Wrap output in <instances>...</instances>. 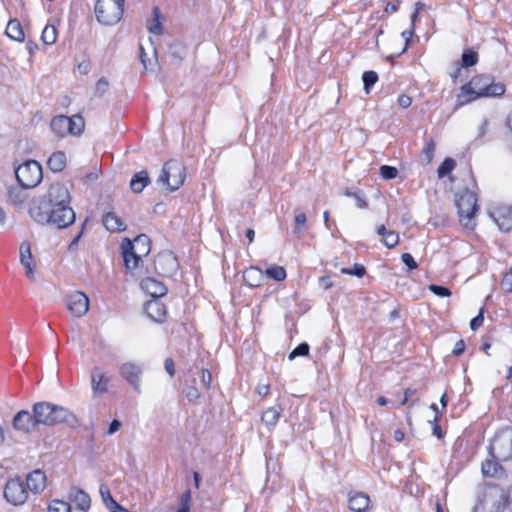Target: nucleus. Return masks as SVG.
<instances>
[{"label": "nucleus", "instance_id": "obj_1", "mask_svg": "<svg viewBox=\"0 0 512 512\" xmlns=\"http://www.w3.org/2000/svg\"><path fill=\"white\" fill-rule=\"evenodd\" d=\"M70 202L68 188L64 184L55 183L49 187L46 195L33 203L29 214L39 224H50L63 229L73 224L76 219Z\"/></svg>", "mask_w": 512, "mask_h": 512}, {"label": "nucleus", "instance_id": "obj_2", "mask_svg": "<svg viewBox=\"0 0 512 512\" xmlns=\"http://www.w3.org/2000/svg\"><path fill=\"white\" fill-rule=\"evenodd\" d=\"M75 421V415L67 408L42 401L35 403L32 411L17 412L12 426L19 433L30 434L38 431L40 426H54L58 423L73 424Z\"/></svg>", "mask_w": 512, "mask_h": 512}, {"label": "nucleus", "instance_id": "obj_3", "mask_svg": "<svg viewBox=\"0 0 512 512\" xmlns=\"http://www.w3.org/2000/svg\"><path fill=\"white\" fill-rule=\"evenodd\" d=\"M505 86L495 83L489 75H477L464 84L457 96L458 105L468 104L481 97H493L504 94Z\"/></svg>", "mask_w": 512, "mask_h": 512}, {"label": "nucleus", "instance_id": "obj_4", "mask_svg": "<svg viewBox=\"0 0 512 512\" xmlns=\"http://www.w3.org/2000/svg\"><path fill=\"white\" fill-rule=\"evenodd\" d=\"M186 178V169L184 164L175 159L167 161L162 168L157 183L166 187L169 192L178 190Z\"/></svg>", "mask_w": 512, "mask_h": 512}, {"label": "nucleus", "instance_id": "obj_5", "mask_svg": "<svg viewBox=\"0 0 512 512\" xmlns=\"http://www.w3.org/2000/svg\"><path fill=\"white\" fill-rule=\"evenodd\" d=\"M455 201L461 224L467 228H474L476 225L475 215L478 210L476 193L465 188L456 194Z\"/></svg>", "mask_w": 512, "mask_h": 512}, {"label": "nucleus", "instance_id": "obj_6", "mask_svg": "<svg viewBox=\"0 0 512 512\" xmlns=\"http://www.w3.org/2000/svg\"><path fill=\"white\" fill-rule=\"evenodd\" d=\"M125 0H97L95 15L97 21L106 26L115 25L120 21L124 12Z\"/></svg>", "mask_w": 512, "mask_h": 512}, {"label": "nucleus", "instance_id": "obj_7", "mask_svg": "<svg viewBox=\"0 0 512 512\" xmlns=\"http://www.w3.org/2000/svg\"><path fill=\"white\" fill-rule=\"evenodd\" d=\"M489 453L495 460L512 459V428L506 427L495 434L489 446Z\"/></svg>", "mask_w": 512, "mask_h": 512}, {"label": "nucleus", "instance_id": "obj_8", "mask_svg": "<svg viewBox=\"0 0 512 512\" xmlns=\"http://www.w3.org/2000/svg\"><path fill=\"white\" fill-rule=\"evenodd\" d=\"M51 130L59 137L70 135H80L85 127V121L80 115L71 117L59 115L52 119L50 124Z\"/></svg>", "mask_w": 512, "mask_h": 512}, {"label": "nucleus", "instance_id": "obj_9", "mask_svg": "<svg viewBox=\"0 0 512 512\" xmlns=\"http://www.w3.org/2000/svg\"><path fill=\"white\" fill-rule=\"evenodd\" d=\"M506 506V498L496 488H488L478 497L473 512H501Z\"/></svg>", "mask_w": 512, "mask_h": 512}, {"label": "nucleus", "instance_id": "obj_10", "mask_svg": "<svg viewBox=\"0 0 512 512\" xmlns=\"http://www.w3.org/2000/svg\"><path fill=\"white\" fill-rule=\"evenodd\" d=\"M18 183L25 189L36 187L43 179L42 167L35 160L21 164L15 170Z\"/></svg>", "mask_w": 512, "mask_h": 512}, {"label": "nucleus", "instance_id": "obj_11", "mask_svg": "<svg viewBox=\"0 0 512 512\" xmlns=\"http://www.w3.org/2000/svg\"><path fill=\"white\" fill-rule=\"evenodd\" d=\"M93 399H99L110 392L112 376L100 366H94L90 376Z\"/></svg>", "mask_w": 512, "mask_h": 512}, {"label": "nucleus", "instance_id": "obj_12", "mask_svg": "<svg viewBox=\"0 0 512 512\" xmlns=\"http://www.w3.org/2000/svg\"><path fill=\"white\" fill-rule=\"evenodd\" d=\"M67 310L75 317H83L89 310V298L82 291H72L65 297Z\"/></svg>", "mask_w": 512, "mask_h": 512}, {"label": "nucleus", "instance_id": "obj_13", "mask_svg": "<svg viewBox=\"0 0 512 512\" xmlns=\"http://www.w3.org/2000/svg\"><path fill=\"white\" fill-rule=\"evenodd\" d=\"M119 373L136 393L142 392L143 368L141 365L133 362L124 363L120 366Z\"/></svg>", "mask_w": 512, "mask_h": 512}, {"label": "nucleus", "instance_id": "obj_14", "mask_svg": "<svg viewBox=\"0 0 512 512\" xmlns=\"http://www.w3.org/2000/svg\"><path fill=\"white\" fill-rule=\"evenodd\" d=\"M4 496L7 501L13 505H21L27 500L28 491L24 487V483L19 478L11 479L5 486Z\"/></svg>", "mask_w": 512, "mask_h": 512}, {"label": "nucleus", "instance_id": "obj_15", "mask_svg": "<svg viewBox=\"0 0 512 512\" xmlns=\"http://www.w3.org/2000/svg\"><path fill=\"white\" fill-rule=\"evenodd\" d=\"M154 268L159 275L170 277L178 269V262L172 252H160L154 260Z\"/></svg>", "mask_w": 512, "mask_h": 512}, {"label": "nucleus", "instance_id": "obj_16", "mask_svg": "<svg viewBox=\"0 0 512 512\" xmlns=\"http://www.w3.org/2000/svg\"><path fill=\"white\" fill-rule=\"evenodd\" d=\"M68 500L70 505L73 504L75 509L82 512H88L91 507V498L88 493L75 486L70 488Z\"/></svg>", "mask_w": 512, "mask_h": 512}, {"label": "nucleus", "instance_id": "obj_17", "mask_svg": "<svg viewBox=\"0 0 512 512\" xmlns=\"http://www.w3.org/2000/svg\"><path fill=\"white\" fill-rule=\"evenodd\" d=\"M490 216L493 218L499 229L502 231H509L512 227V209L508 206H499L490 211Z\"/></svg>", "mask_w": 512, "mask_h": 512}, {"label": "nucleus", "instance_id": "obj_18", "mask_svg": "<svg viewBox=\"0 0 512 512\" xmlns=\"http://www.w3.org/2000/svg\"><path fill=\"white\" fill-rule=\"evenodd\" d=\"M122 256L127 269H135L139 266L143 254L133 250L132 241L125 238L121 244Z\"/></svg>", "mask_w": 512, "mask_h": 512}, {"label": "nucleus", "instance_id": "obj_19", "mask_svg": "<svg viewBox=\"0 0 512 512\" xmlns=\"http://www.w3.org/2000/svg\"><path fill=\"white\" fill-rule=\"evenodd\" d=\"M145 311L149 318L157 323H162L166 319V306L160 299H151L145 305Z\"/></svg>", "mask_w": 512, "mask_h": 512}, {"label": "nucleus", "instance_id": "obj_20", "mask_svg": "<svg viewBox=\"0 0 512 512\" xmlns=\"http://www.w3.org/2000/svg\"><path fill=\"white\" fill-rule=\"evenodd\" d=\"M141 288L147 292L153 299H159L166 295L167 287L159 280L147 277L141 281Z\"/></svg>", "mask_w": 512, "mask_h": 512}, {"label": "nucleus", "instance_id": "obj_21", "mask_svg": "<svg viewBox=\"0 0 512 512\" xmlns=\"http://www.w3.org/2000/svg\"><path fill=\"white\" fill-rule=\"evenodd\" d=\"M20 262L25 268L26 275L29 279H34V259L31 253V246L28 241H24L20 245Z\"/></svg>", "mask_w": 512, "mask_h": 512}, {"label": "nucleus", "instance_id": "obj_22", "mask_svg": "<svg viewBox=\"0 0 512 512\" xmlns=\"http://www.w3.org/2000/svg\"><path fill=\"white\" fill-rule=\"evenodd\" d=\"M26 485L29 491L37 494L46 487V475L41 470H35L28 474Z\"/></svg>", "mask_w": 512, "mask_h": 512}, {"label": "nucleus", "instance_id": "obj_23", "mask_svg": "<svg viewBox=\"0 0 512 512\" xmlns=\"http://www.w3.org/2000/svg\"><path fill=\"white\" fill-rule=\"evenodd\" d=\"M370 498L364 493H355L349 497V508L354 512H366Z\"/></svg>", "mask_w": 512, "mask_h": 512}, {"label": "nucleus", "instance_id": "obj_24", "mask_svg": "<svg viewBox=\"0 0 512 512\" xmlns=\"http://www.w3.org/2000/svg\"><path fill=\"white\" fill-rule=\"evenodd\" d=\"M150 184V177L146 170L134 174L130 181V188L134 193H141Z\"/></svg>", "mask_w": 512, "mask_h": 512}, {"label": "nucleus", "instance_id": "obj_25", "mask_svg": "<svg viewBox=\"0 0 512 512\" xmlns=\"http://www.w3.org/2000/svg\"><path fill=\"white\" fill-rule=\"evenodd\" d=\"M103 224L110 232H121L126 229V224L113 212L104 215Z\"/></svg>", "mask_w": 512, "mask_h": 512}, {"label": "nucleus", "instance_id": "obj_26", "mask_svg": "<svg viewBox=\"0 0 512 512\" xmlns=\"http://www.w3.org/2000/svg\"><path fill=\"white\" fill-rule=\"evenodd\" d=\"M263 271L257 267H250L243 272V279L250 287H258L263 281Z\"/></svg>", "mask_w": 512, "mask_h": 512}, {"label": "nucleus", "instance_id": "obj_27", "mask_svg": "<svg viewBox=\"0 0 512 512\" xmlns=\"http://www.w3.org/2000/svg\"><path fill=\"white\" fill-rule=\"evenodd\" d=\"M52 172H61L66 167V155L62 151L54 152L47 161Z\"/></svg>", "mask_w": 512, "mask_h": 512}, {"label": "nucleus", "instance_id": "obj_28", "mask_svg": "<svg viewBox=\"0 0 512 512\" xmlns=\"http://www.w3.org/2000/svg\"><path fill=\"white\" fill-rule=\"evenodd\" d=\"M5 34L12 40L19 42H22L25 38L22 26L17 19H13L8 22Z\"/></svg>", "mask_w": 512, "mask_h": 512}, {"label": "nucleus", "instance_id": "obj_29", "mask_svg": "<svg viewBox=\"0 0 512 512\" xmlns=\"http://www.w3.org/2000/svg\"><path fill=\"white\" fill-rule=\"evenodd\" d=\"M169 56L175 64H179L187 53L186 46L181 42H174L169 46Z\"/></svg>", "mask_w": 512, "mask_h": 512}, {"label": "nucleus", "instance_id": "obj_30", "mask_svg": "<svg viewBox=\"0 0 512 512\" xmlns=\"http://www.w3.org/2000/svg\"><path fill=\"white\" fill-rule=\"evenodd\" d=\"M282 412L281 406H273L268 408L262 415V422L268 426H275Z\"/></svg>", "mask_w": 512, "mask_h": 512}, {"label": "nucleus", "instance_id": "obj_31", "mask_svg": "<svg viewBox=\"0 0 512 512\" xmlns=\"http://www.w3.org/2000/svg\"><path fill=\"white\" fill-rule=\"evenodd\" d=\"M133 250L143 254L144 256L148 255L150 252V239L145 234L138 235L133 241Z\"/></svg>", "mask_w": 512, "mask_h": 512}, {"label": "nucleus", "instance_id": "obj_32", "mask_svg": "<svg viewBox=\"0 0 512 512\" xmlns=\"http://www.w3.org/2000/svg\"><path fill=\"white\" fill-rule=\"evenodd\" d=\"M153 19L147 23V28L150 33L160 35L162 33V24L160 22V10L158 7L153 8Z\"/></svg>", "mask_w": 512, "mask_h": 512}, {"label": "nucleus", "instance_id": "obj_33", "mask_svg": "<svg viewBox=\"0 0 512 512\" xmlns=\"http://www.w3.org/2000/svg\"><path fill=\"white\" fill-rule=\"evenodd\" d=\"M265 275L267 278L278 282L285 280L287 276L284 267L278 265L268 267L265 271Z\"/></svg>", "mask_w": 512, "mask_h": 512}, {"label": "nucleus", "instance_id": "obj_34", "mask_svg": "<svg viewBox=\"0 0 512 512\" xmlns=\"http://www.w3.org/2000/svg\"><path fill=\"white\" fill-rule=\"evenodd\" d=\"M499 460H486L482 464V473L485 476L495 477L498 476V474L501 471V467L498 464Z\"/></svg>", "mask_w": 512, "mask_h": 512}, {"label": "nucleus", "instance_id": "obj_35", "mask_svg": "<svg viewBox=\"0 0 512 512\" xmlns=\"http://www.w3.org/2000/svg\"><path fill=\"white\" fill-rule=\"evenodd\" d=\"M99 492L102 498V501L106 508L111 511L118 504L114 498L112 497L109 488L105 484H101L99 488Z\"/></svg>", "mask_w": 512, "mask_h": 512}, {"label": "nucleus", "instance_id": "obj_36", "mask_svg": "<svg viewBox=\"0 0 512 512\" xmlns=\"http://www.w3.org/2000/svg\"><path fill=\"white\" fill-rule=\"evenodd\" d=\"M41 39L45 45H52L57 40V30L54 25H46L42 31Z\"/></svg>", "mask_w": 512, "mask_h": 512}, {"label": "nucleus", "instance_id": "obj_37", "mask_svg": "<svg viewBox=\"0 0 512 512\" xmlns=\"http://www.w3.org/2000/svg\"><path fill=\"white\" fill-rule=\"evenodd\" d=\"M456 166V162L452 158H446L438 167L437 173L439 178H444L449 175Z\"/></svg>", "mask_w": 512, "mask_h": 512}, {"label": "nucleus", "instance_id": "obj_38", "mask_svg": "<svg viewBox=\"0 0 512 512\" xmlns=\"http://www.w3.org/2000/svg\"><path fill=\"white\" fill-rule=\"evenodd\" d=\"M362 81L364 84V90L368 94L370 89L378 81V74L375 71H365L362 75Z\"/></svg>", "mask_w": 512, "mask_h": 512}, {"label": "nucleus", "instance_id": "obj_39", "mask_svg": "<svg viewBox=\"0 0 512 512\" xmlns=\"http://www.w3.org/2000/svg\"><path fill=\"white\" fill-rule=\"evenodd\" d=\"M343 195L347 196V197H352V199L355 200V203H356V206L358 208H365L367 206V201L365 199V196L362 192L360 191H353L352 189H346L344 192H343Z\"/></svg>", "mask_w": 512, "mask_h": 512}, {"label": "nucleus", "instance_id": "obj_40", "mask_svg": "<svg viewBox=\"0 0 512 512\" xmlns=\"http://www.w3.org/2000/svg\"><path fill=\"white\" fill-rule=\"evenodd\" d=\"M294 214H295L294 234H296L297 236H300L303 232V227L306 224L307 217L303 211L298 210V209L295 210Z\"/></svg>", "mask_w": 512, "mask_h": 512}, {"label": "nucleus", "instance_id": "obj_41", "mask_svg": "<svg viewBox=\"0 0 512 512\" xmlns=\"http://www.w3.org/2000/svg\"><path fill=\"white\" fill-rule=\"evenodd\" d=\"M478 54L473 50H465L461 57L462 67H471L477 64Z\"/></svg>", "mask_w": 512, "mask_h": 512}, {"label": "nucleus", "instance_id": "obj_42", "mask_svg": "<svg viewBox=\"0 0 512 512\" xmlns=\"http://www.w3.org/2000/svg\"><path fill=\"white\" fill-rule=\"evenodd\" d=\"M342 274L356 276L362 278L366 274V269L362 264L355 263L351 268H342L340 270Z\"/></svg>", "mask_w": 512, "mask_h": 512}, {"label": "nucleus", "instance_id": "obj_43", "mask_svg": "<svg viewBox=\"0 0 512 512\" xmlns=\"http://www.w3.org/2000/svg\"><path fill=\"white\" fill-rule=\"evenodd\" d=\"M48 509L49 512H71L70 503L62 500H53Z\"/></svg>", "mask_w": 512, "mask_h": 512}, {"label": "nucleus", "instance_id": "obj_44", "mask_svg": "<svg viewBox=\"0 0 512 512\" xmlns=\"http://www.w3.org/2000/svg\"><path fill=\"white\" fill-rule=\"evenodd\" d=\"M380 175L385 180H392L395 179L398 175V170L396 167L389 166V165H382L380 167Z\"/></svg>", "mask_w": 512, "mask_h": 512}, {"label": "nucleus", "instance_id": "obj_45", "mask_svg": "<svg viewBox=\"0 0 512 512\" xmlns=\"http://www.w3.org/2000/svg\"><path fill=\"white\" fill-rule=\"evenodd\" d=\"M382 241L387 248H394L399 243V235L395 231H389Z\"/></svg>", "mask_w": 512, "mask_h": 512}, {"label": "nucleus", "instance_id": "obj_46", "mask_svg": "<svg viewBox=\"0 0 512 512\" xmlns=\"http://www.w3.org/2000/svg\"><path fill=\"white\" fill-rule=\"evenodd\" d=\"M180 507L176 512H189L191 503V492H184L179 499Z\"/></svg>", "mask_w": 512, "mask_h": 512}, {"label": "nucleus", "instance_id": "obj_47", "mask_svg": "<svg viewBox=\"0 0 512 512\" xmlns=\"http://www.w3.org/2000/svg\"><path fill=\"white\" fill-rule=\"evenodd\" d=\"M435 150H436L435 143H434L433 139H430L426 143V145L423 149V155L426 160V163H430L432 161L434 154H435Z\"/></svg>", "mask_w": 512, "mask_h": 512}, {"label": "nucleus", "instance_id": "obj_48", "mask_svg": "<svg viewBox=\"0 0 512 512\" xmlns=\"http://www.w3.org/2000/svg\"><path fill=\"white\" fill-rule=\"evenodd\" d=\"M429 290L438 297H449L451 295V291L449 288L441 285L431 284L429 286Z\"/></svg>", "mask_w": 512, "mask_h": 512}, {"label": "nucleus", "instance_id": "obj_49", "mask_svg": "<svg viewBox=\"0 0 512 512\" xmlns=\"http://www.w3.org/2000/svg\"><path fill=\"white\" fill-rule=\"evenodd\" d=\"M88 220L86 219L82 225H81V229L80 231L75 235V237L72 239L71 243L69 244L68 246V250L70 252H74L77 250V247H78V244H79V241L80 239L82 238L83 236V233H84V230H85V227H86V224H87Z\"/></svg>", "mask_w": 512, "mask_h": 512}, {"label": "nucleus", "instance_id": "obj_50", "mask_svg": "<svg viewBox=\"0 0 512 512\" xmlns=\"http://www.w3.org/2000/svg\"><path fill=\"white\" fill-rule=\"evenodd\" d=\"M501 288L506 293L512 292V268L504 274L501 281Z\"/></svg>", "mask_w": 512, "mask_h": 512}, {"label": "nucleus", "instance_id": "obj_51", "mask_svg": "<svg viewBox=\"0 0 512 512\" xmlns=\"http://www.w3.org/2000/svg\"><path fill=\"white\" fill-rule=\"evenodd\" d=\"M108 80L104 77L100 78L95 85V95L102 96L108 90Z\"/></svg>", "mask_w": 512, "mask_h": 512}, {"label": "nucleus", "instance_id": "obj_52", "mask_svg": "<svg viewBox=\"0 0 512 512\" xmlns=\"http://www.w3.org/2000/svg\"><path fill=\"white\" fill-rule=\"evenodd\" d=\"M401 259L403 263L409 268V270L417 269L418 264L410 253H403Z\"/></svg>", "mask_w": 512, "mask_h": 512}, {"label": "nucleus", "instance_id": "obj_53", "mask_svg": "<svg viewBox=\"0 0 512 512\" xmlns=\"http://www.w3.org/2000/svg\"><path fill=\"white\" fill-rule=\"evenodd\" d=\"M483 322H484V313H483V309H481L480 312L478 313V315L475 316L470 321L471 330H473V331L477 330L479 327H481L483 325Z\"/></svg>", "mask_w": 512, "mask_h": 512}, {"label": "nucleus", "instance_id": "obj_54", "mask_svg": "<svg viewBox=\"0 0 512 512\" xmlns=\"http://www.w3.org/2000/svg\"><path fill=\"white\" fill-rule=\"evenodd\" d=\"M186 397L190 400H197L200 397V393L197 388L189 386L185 390Z\"/></svg>", "mask_w": 512, "mask_h": 512}, {"label": "nucleus", "instance_id": "obj_55", "mask_svg": "<svg viewBox=\"0 0 512 512\" xmlns=\"http://www.w3.org/2000/svg\"><path fill=\"white\" fill-rule=\"evenodd\" d=\"M211 382H212V375H211L210 371L205 370V369L202 370L201 383L204 385V387L206 389L210 388Z\"/></svg>", "mask_w": 512, "mask_h": 512}, {"label": "nucleus", "instance_id": "obj_56", "mask_svg": "<svg viewBox=\"0 0 512 512\" xmlns=\"http://www.w3.org/2000/svg\"><path fill=\"white\" fill-rule=\"evenodd\" d=\"M269 389H270V386L269 384H266V383H260L257 385L256 387V392L260 395V396H267L268 393H269Z\"/></svg>", "mask_w": 512, "mask_h": 512}, {"label": "nucleus", "instance_id": "obj_57", "mask_svg": "<svg viewBox=\"0 0 512 512\" xmlns=\"http://www.w3.org/2000/svg\"><path fill=\"white\" fill-rule=\"evenodd\" d=\"M411 103H412V99H411V97H409L407 95H401L398 98V104L402 108H408L411 105Z\"/></svg>", "mask_w": 512, "mask_h": 512}, {"label": "nucleus", "instance_id": "obj_58", "mask_svg": "<svg viewBox=\"0 0 512 512\" xmlns=\"http://www.w3.org/2000/svg\"><path fill=\"white\" fill-rule=\"evenodd\" d=\"M425 7H426V5L421 3V2H417L415 4V12L411 15V22H412V24L416 21V19L418 17V13L421 10H423Z\"/></svg>", "mask_w": 512, "mask_h": 512}, {"label": "nucleus", "instance_id": "obj_59", "mask_svg": "<svg viewBox=\"0 0 512 512\" xmlns=\"http://www.w3.org/2000/svg\"><path fill=\"white\" fill-rule=\"evenodd\" d=\"M165 370L167 371V373L170 376H173L175 374V367H174V362L172 361V359L167 358L165 360Z\"/></svg>", "mask_w": 512, "mask_h": 512}, {"label": "nucleus", "instance_id": "obj_60", "mask_svg": "<svg viewBox=\"0 0 512 512\" xmlns=\"http://www.w3.org/2000/svg\"><path fill=\"white\" fill-rule=\"evenodd\" d=\"M121 427V422L119 420H113L111 423H110V426H109V429H108V434L109 435H112L114 434L115 432H117Z\"/></svg>", "mask_w": 512, "mask_h": 512}, {"label": "nucleus", "instance_id": "obj_61", "mask_svg": "<svg viewBox=\"0 0 512 512\" xmlns=\"http://www.w3.org/2000/svg\"><path fill=\"white\" fill-rule=\"evenodd\" d=\"M462 65L461 66H458L456 67V69L454 70V72L451 74V78L453 79V82L456 83L458 80L462 81Z\"/></svg>", "mask_w": 512, "mask_h": 512}, {"label": "nucleus", "instance_id": "obj_62", "mask_svg": "<svg viewBox=\"0 0 512 512\" xmlns=\"http://www.w3.org/2000/svg\"><path fill=\"white\" fill-rule=\"evenodd\" d=\"M488 121L487 119H483L479 128H478V137H483L487 132Z\"/></svg>", "mask_w": 512, "mask_h": 512}, {"label": "nucleus", "instance_id": "obj_63", "mask_svg": "<svg viewBox=\"0 0 512 512\" xmlns=\"http://www.w3.org/2000/svg\"><path fill=\"white\" fill-rule=\"evenodd\" d=\"M399 4L400 2L397 1V2H390L386 5V8H385V11L386 12H390V13H394L398 10L399 8Z\"/></svg>", "mask_w": 512, "mask_h": 512}, {"label": "nucleus", "instance_id": "obj_64", "mask_svg": "<svg viewBox=\"0 0 512 512\" xmlns=\"http://www.w3.org/2000/svg\"><path fill=\"white\" fill-rule=\"evenodd\" d=\"M465 348H466V346H465L464 340H458L455 343V346H454V348L452 349L451 352H464Z\"/></svg>", "mask_w": 512, "mask_h": 512}]
</instances>
